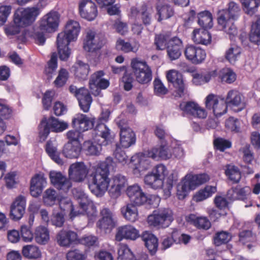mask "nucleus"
<instances>
[{"instance_id":"f257e3e1","label":"nucleus","mask_w":260,"mask_h":260,"mask_svg":"<svg viewBox=\"0 0 260 260\" xmlns=\"http://www.w3.org/2000/svg\"><path fill=\"white\" fill-rule=\"evenodd\" d=\"M94 173L90 175L92 177L91 182L88 184L91 192L97 197H102L107 190L109 186L108 193L111 198L117 199L119 198L122 190L127 185L126 177L117 174L109 180V169L106 162L99 164L94 167Z\"/></svg>"},{"instance_id":"f03ea898","label":"nucleus","mask_w":260,"mask_h":260,"mask_svg":"<svg viewBox=\"0 0 260 260\" xmlns=\"http://www.w3.org/2000/svg\"><path fill=\"white\" fill-rule=\"evenodd\" d=\"M41 10L38 7H27L18 9L14 15V24L5 27V31L8 36L18 34L21 28L31 25L41 13Z\"/></svg>"},{"instance_id":"7ed1b4c3","label":"nucleus","mask_w":260,"mask_h":260,"mask_svg":"<svg viewBox=\"0 0 260 260\" xmlns=\"http://www.w3.org/2000/svg\"><path fill=\"white\" fill-rule=\"evenodd\" d=\"M80 29L79 22L71 20L67 22L64 31L58 34L56 44L61 60H65L69 58L71 51L68 45L71 42L77 39Z\"/></svg>"},{"instance_id":"20e7f679","label":"nucleus","mask_w":260,"mask_h":260,"mask_svg":"<svg viewBox=\"0 0 260 260\" xmlns=\"http://www.w3.org/2000/svg\"><path fill=\"white\" fill-rule=\"evenodd\" d=\"M67 122L60 121L57 118L51 117L49 119L44 117L39 125V136L42 141H45L49 135L50 131L60 133L68 128Z\"/></svg>"},{"instance_id":"39448f33","label":"nucleus","mask_w":260,"mask_h":260,"mask_svg":"<svg viewBox=\"0 0 260 260\" xmlns=\"http://www.w3.org/2000/svg\"><path fill=\"white\" fill-rule=\"evenodd\" d=\"M173 220V212L168 208L158 209L147 218V221L150 225L158 228L168 227Z\"/></svg>"},{"instance_id":"423d86ee","label":"nucleus","mask_w":260,"mask_h":260,"mask_svg":"<svg viewBox=\"0 0 260 260\" xmlns=\"http://www.w3.org/2000/svg\"><path fill=\"white\" fill-rule=\"evenodd\" d=\"M136 80L141 84L150 82L152 78V71L146 62L138 58L133 59L131 61Z\"/></svg>"},{"instance_id":"0eeeda50","label":"nucleus","mask_w":260,"mask_h":260,"mask_svg":"<svg viewBox=\"0 0 260 260\" xmlns=\"http://www.w3.org/2000/svg\"><path fill=\"white\" fill-rule=\"evenodd\" d=\"M105 43V39L103 34L89 29L86 32L83 47L88 52H95L100 50Z\"/></svg>"},{"instance_id":"6e6552de","label":"nucleus","mask_w":260,"mask_h":260,"mask_svg":"<svg viewBox=\"0 0 260 260\" xmlns=\"http://www.w3.org/2000/svg\"><path fill=\"white\" fill-rule=\"evenodd\" d=\"M149 151L144 153H138L133 156L131 159V167L133 169V174L137 177L140 176L142 173L149 169L151 166L148 155Z\"/></svg>"},{"instance_id":"1a4fd4ad","label":"nucleus","mask_w":260,"mask_h":260,"mask_svg":"<svg viewBox=\"0 0 260 260\" xmlns=\"http://www.w3.org/2000/svg\"><path fill=\"white\" fill-rule=\"evenodd\" d=\"M144 182L146 185L154 189L160 188L162 186L165 198H168L170 196L173 184V179L169 178L164 184L163 181L161 179L151 173L145 176Z\"/></svg>"},{"instance_id":"9d476101","label":"nucleus","mask_w":260,"mask_h":260,"mask_svg":"<svg viewBox=\"0 0 260 260\" xmlns=\"http://www.w3.org/2000/svg\"><path fill=\"white\" fill-rule=\"evenodd\" d=\"M206 107L208 109L212 110L214 115L218 117L225 114L228 110L226 105L224 99H219V98L215 94H209L206 98Z\"/></svg>"},{"instance_id":"9b49d317","label":"nucleus","mask_w":260,"mask_h":260,"mask_svg":"<svg viewBox=\"0 0 260 260\" xmlns=\"http://www.w3.org/2000/svg\"><path fill=\"white\" fill-rule=\"evenodd\" d=\"M59 15L56 11H50L43 16L39 21V28L41 31L53 32L57 29Z\"/></svg>"},{"instance_id":"f8f14e48","label":"nucleus","mask_w":260,"mask_h":260,"mask_svg":"<svg viewBox=\"0 0 260 260\" xmlns=\"http://www.w3.org/2000/svg\"><path fill=\"white\" fill-rule=\"evenodd\" d=\"M69 91L77 98L81 109L84 112H87L92 101L88 90L84 87L78 88L71 85L69 87Z\"/></svg>"},{"instance_id":"ddd939ff","label":"nucleus","mask_w":260,"mask_h":260,"mask_svg":"<svg viewBox=\"0 0 260 260\" xmlns=\"http://www.w3.org/2000/svg\"><path fill=\"white\" fill-rule=\"evenodd\" d=\"M72 191L74 198L78 201L79 204L80 215L85 213L89 215L90 213L87 211V210L90 208L92 210V213L91 214L94 215L96 212L95 207L86 194L81 189L77 188L74 189Z\"/></svg>"},{"instance_id":"4468645a","label":"nucleus","mask_w":260,"mask_h":260,"mask_svg":"<svg viewBox=\"0 0 260 260\" xmlns=\"http://www.w3.org/2000/svg\"><path fill=\"white\" fill-rule=\"evenodd\" d=\"M49 178L51 184L58 190L67 192L72 186L69 178L60 172L51 171L49 173Z\"/></svg>"},{"instance_id":"2eb2a0df","label":"nucleus","mask_w":260,"mask_h":260,"mask_svg":"<svg viewBox=\"0 0 260 260\" xmlns=\"http://www.w3.org/2000/svg\"><path fill=\"white\" fill-rule=\"evenodd\" d=\"M88 173V169L83 162L72 164L69 169L70 179L76 182L84 181Z\"/></svg>"},{"instance_id":"dca6fc26","label":"nucleus","mask_w":260,"mask_h":260,"mask_svg":"<svg viewBox=\"0 0 260 260\" xmlns=\"http://www.w3.org/2000/svg\"><path fill=\"white\" fill-rule=\"evenodd\" d=\"M80 16L88 21L93 20L98 15L97 7L91 0H81L79 2Z\"/></svg>"},{"instance_id":"f3484780","label":"nucleus","mask_w":260,"mask_h":260,"mask_svg":"<svg viewBox=\"0 0 260 260\" xmlns=\"http://www.w3.org/2000/svg\"><path fill=\"white\" fill-rule=\"evenodd\" d=\"M57 244L64 247H70L72 245L75 244L79 241L77 233L73 231L62 230L56 235Z\"/></svg>"},{"instance_id":"a211bd4d","label":"nucleus","mask_w":260,"mask_h":260,"mask_svg":"<svg viewBox=\"0 0 260 260\" xmlns=\"http://www.w3.org/2000/svg\"><path fill=\"white\" fill-rule=\"evenodd\" d=\"M166 77L168 82L172 83L175 88V96H182L185 90L182 75L176 70H171L167 72Z\"/></svg>"},{"instance_id":"6ab92c4d","label":"nucleus","mask_w":260,"mask_h":260,"mask_svg":"<svg viewBox=\"0 0 260 260\" xmlns=\"http://www.w3.org/2000/svg\"><path fill=\"white\" fill-rule=\"evenodd\" d=\"M94 123V118L88 117L87 115L81 113L77 114L72 120L74 127L81 132H85L92 128Z\"/></svg>"},{"instance_id":"aec40b11","label":"nucleus","mask_w":260,"mask_h":260,"mask_svg":"<svg viewBox=\"0 0 260 260\" xmlns=\"http://www.w3.org/2000/svg\"><path fill=\"white\" fill-rule=\"evenodd\" d=\"M139 236L137 229L131 224H126L117 228L115 239L117 241H121L123 239L135 240Z\"/></svg>"},{"instance_id":"412c9836","label":"nucleus","mask_w":260,"mask_h":260,"mask_svg":"<svg viewBox=\"0 0 260 260\" xmlns=\"http://www.w3.org/2000/svg\"><path fill=\"white\" fill-rule=\"evenodd\" d=\"M184 54L188 60L196 64L202 63L206 56L205 50L193 45L187 46Z\"/></svg>"},{"instance_id":"4be33fe9","label":"nucleus","mask_w":260,"mask_h":260,"mask_svg":"<svg viewBox=\"0 0 260 260\" xmlns=\"http://www.w3.org/2000/svg\"><path fill=\"white\" fill-rule=\"evenodd\" d=\"M26 207L25 197L19 195L14 201L11 206L10 216L14 220H19L23 216Z\"/></svg>"},{"instance_id":"5701e85b","label":"nucleus","mask_w":260,"mask_h":260,"mask_svg":"<svg viewBox=\"0 0 260 260\" xmlns=\"http://www.w3.org/2000/svg\"><path fill=\"white\" fill-rule=\"evenodd\" d=\"M152 14V9L150 7H148L145 5H142L140 10H138L135 7H133L131 9V17L135 18H140L143 23L145 25L150 24Z\"/></svg>"},{"instance_id":"b1692460","label":"nucleus","mask_w":260,"mask_h":260,"mask_svg":"<svg viewBox=\"0 0 260 260\" xmlns=\"http://www.w3.org/2000/svg\"><path fill=\"white\" fill-rule=\"evenodd\" d=\"M180 109L187 114L199 118H205L207 113L206 110L193 102L183 103L180 105Z\"/></svg>"},{"instance_id":"393cba45","label":"nucleus","mask_w":260,"mask_h":260,"mask_svg":"<svg viewBox=\"0 0 260 260\" xmlns=\"http://www.w3.org/2000/svg\"><path fill=\"white\" fill-rule=\"evenodd\" d=\"M120 128V144L123 148H127L136 142V137L134 132L127 125H121L119 123Z\"/></svg>"},{"instance_id":"a878e982","label":"nucleus","mask_w":260,"mask_h":260,"mask_svg":"<svg viewBox=\"0 0 260 260\" xmlns=\"http://www.w3.org/2000/svg\"><path fill=\"white\" fill-rule=\"evenodd\" d=\"M46 184V179L43 174H36L30 181V192L31 196L34 197L40 196Z\"/></svg>"},{"instance_id":"bb28decb","label":"nucleus","mask_w":260,"mask_h":260,"mask_svg":"<svg viewBox=\"0 0 260 260\" xmlns=\"http://www.w3.org/2000/svg\"><path fill=\"white\" fill-rule=\"evenodd\" d=\"M240 6L234 2H231L228 4L226 10H222L218 11V18L224 17V19L237 20L241 14Z\"/></svg>"},{"instance_id":"cd10ccee","label":"nucleus","mask_w":260,"mask_h":260,"mask_svg":"<svg viewBox=\"0 0 260 260\" xmlns=\"http://www.w3.org/2000/svg\"><path fill=\"white\" fill-rule=\"evenodd\" d=\"M102 218L100 220L97 224L102 229H111L115 224L114 214L108 208H104L101 211Z\"/></svg>"},{"instance_id":"c85d7f7f","label":"nucleus","mask_w":260,"mask_h":260,"mask_svg":"<svg viewBox=\"0 0 260 260\" xmlns=\"http://www.w3.org/2000/svg\"><path fill=\"white\" fill-rule=\"evenodd\" d=\"M224 100L228 106L231 107L243 108L245 106L243 95L236 90L229 91Z\"/></svg>"},{"instance_id":"c756f323","label":"nucleus","mask_w":260,"mask_h":260,"mask_svg":"<svg viewBox=\"0 0 260 260\" xmlns=\"http://www.w3.org/2000/svg\"><path fill=\"white\" fill-rule=\"evenodd\" d=\"M167 47L168 55L171 60L178 59L181 55L182 42L177 37H173L168 42Z\"/></svg>"},{"instance_id":"7c9ffc66","label":"nucleus","mask_w":260,"mask_h":260,"mask_svg":"<svg viewBox=\"0 0 260 260\" xmlns=\"http://www.w3.org/2000/svg\"><path fill=\"white\" fill-rule=\"evenodd\" d=\"M81 149L80 142H68L64 145L62 154L66 157L69 158H77L80 155Z\"/></svg>"},{"instance_id":"2f4dec72","label":"nucleus","mask_w":260,"mask_h":260,"mask_svg":"<svg viewBox=\"0 0 260 260\" xmlns=\"http://www.w3.org/2000/svg\"><path fill=\"white\" fill-rule=\"evenodd\" d=\"M192 40L197 44L207 45L211 42V34L205 29H195L192 32Z\"/></svg>"},{"instance_id":"473e14b6","label":"nucleus","mask_w":260,"mask_h":260,"mask_svg":"<svg viewBox=\"0 0 260 260\" xmlns=\"http://www.w3.org/2000/svg\"><path fill=\"white\" fill-rule=\"evenodd\" d=\"M218 24L223 31L229 35L231 39L238 34V29L234 21L235 20L224 19V17L218 18Z\"/></svg>"},{"instance_id":"72a5a7b5","label":"nucleus","mask_w":260,"mask_h":260,"mask_svg":"<svg viewBox=\"0 0 260 260\" xmlns=\"http://www.w3.org/2000/svg\"><path fill=\"white\" fill-rule=\"evenodd\" d=\"M148 155L152 158H155L157 156L162 159H169L172 156V150L170 149L166 144H161L159 147L153 148L149 150Z\"/></svg>"},{"instance_id":"f704fd0d","label":"nucleus","mask_w":260,"mask_h":260,"mask_svg":"<svg viewBox=\"0 0 260 260\" xmlns=\"http://www.w3.org/2000/svg\"><path fill=\"white\" fill-rule=\"evenodd\" d=\"M57 144L56 140H49L46 145V151L48 155L56 163L61 165L63 162L59 157V153L57 151Z\"/></svg>"},{"instance_id":"c9c22d12","label":"nucleus","mask_w":260,"mask_h":260,"mask_svg":"<svg viewBox=\"0 0 260 260\" xmlns=\"http://www.w3.org/2000/svg\"><path fill=\"white\" fill-rule=\"evenodd\" d=\"M158 21L169 19L174 14L173 8L168 4H162L159 2L156 6Z\"/></svg>"},{"instance_id":"e433bc0d","label":"nucleus","mask_w":260,"mask_h":260,"mask_svg":"<svg viewBox=\"0 0 260 260\" xmlns=\"http://www.w3.org/2000/svg\"><path fill=\"white\" fill-rule=\"evenodd\" d=\"M121 212L124 218L132 222L138 219V211L137 208L133 204H127L122 207Z\"/></svg>"},{"instance_id":"4c0bfd02","label":"nucleus","mask_w":260,"mask_h":260,"mask_svg":"<svg viewBox=\"0 0 260 260\" xmlns=\"http://www.w3.org/2000/svg\"><path fill=\"white\" fill-rule=\"evenodd\" d=\"M142 239L145 242L146 247L152 254L157 250L158 241L156 237L152 233L145 231L142 235Z\"/></svg>"},{"instance_id":"58836bf2","label":"nucleus","mask_w":260,"mask_h":260,"mask_svg":"<svg viewBox=\"0 0 260 260\" xmlns=\"http://www.w3.org/2000/svg\"><path fill=\"white\" fill-rule=\"evenodd\" d=\"M188 175L181 180L177 187V196L179 199H183L190 190H193Z\"/></svg>"},{"instance_id":"ea45409f","label":"nucleus","mask_w":260,"mask_h":260,"mask_svg":"<svg viewBox=\"0 0 260 260\" xmlns=\"http://www.w3.org/2000/svg\"><path fill=\"white\" fill-rule=\"evenodd\" d=\"M140 44L138 42H135L133 44H131L121 39H118L116 43V48L117 50L125 53L129 52H136L138 50Z\"/></svg>"},{"instance_id":"a19ab883","label":"nucleus","mask_w":260,"mask_h":260,"mask_svg":"<svg viewBox=\"0 0 260 260\" xmlns=\"http://www.w3.org/2000/svg\"><path fill=\"white\" fill-rule=\"evenodd\" d=\"M34 237L38 243L45 244L49 240V232L47 228L40 225L35 229Z\"/></svg>"},{"instance_id":"79ce46f5","label":"nucleus","mask_w":260,"mask_h":260,"mask_svg":"<svg viewBox=\"0 0 260 260\" xmlns=\"http://www.w3.org/2000/svg\"><path fill=\"white\" fill-rule=\"evenodd\" d=\"M104 75L103 71H99L94 73L91 76L89 80V86L92 93L95 96L100 95L101 94V91L97 88V85L103 79L102 77Z\"/></svg>"},{"instance_id":"37998d69","label":"nucleus","mask_w":260,"mask_h":260,"mask_svg":"<svg viewBox=\"0 0 260 260\" xmlns=\"http://www.w3.org/2000/svg\"><path fill=\"white\" fill-rule=\"evenodd\" d=\"M216 190V186L207 185L194 196L193 200L196 202L203 201L211 197Z\"/></svg>"},{"instance_id":"c03bdc74","label":"nucleus","mask_w":260,"mask_h":260,"mask_svg":"<svg viewBox=\"0 0 260 260\" xmlns=\"http://www.w3.org/2000/svg\"><path fill=\"white\" fill-rule=\"evenodd\" d=\"M59 207L62 210H70V218L73 219L80 215L79 210L75 211L71 199L68 197H61L59 199Z\"/></svg>"},{"instance_id":"a18cd8bd","label":"nucleus","mask_w":260,"mask_h":260,"mask_svg":"<svg viewBox=\"0 0 260 260\" xmlns=\"http://www.w3.org/2000/svg\"><path fill=\"white\" fill-rule=\"evenodd\" d=\"M74 67L75 75L77 78L82 80L87 78L89 71V67L88 64L78 60L75 63Z\"/></svg>"},{"instance_id":"49530a36","label":"nucleus","mask_w":260,"mask_h":260,"mask_svg":"<svg viewBox=\"0 0 260 260\" xmlns=\"http://www.w3.org/2000/svg\"><path fill=\"white\" fill-rule=\"evenodd\" d=\"M198 24L204 29L211 28L213 26L212 16L209 11H203L198 15Z\"/></svg>"},{"instance_id":"de8ad7c7","label":"nucleus","mask_w":260,"mask_h":260,"mask_svg":"<svg viewBox=\"0 0 260 260\" xmlns=\"http://www.w3.org/2000/svg\"><path fill=\"white\" fill-rule=\"evenodd\" d=\"M188 221L199 229L207 230L211 226L209 220L204 217H197L194 214H190L188 217Z\"/></svg>"},{"instance_id":"09e8293b","label":"nucleus","mask_w":260,"mask_h":260,"mask_svg":"<svg viewBox=\"0 0 260 260\" xmlns=\"http://www.w3.org/2000/svg\"><path fill=\"white\" fill-rule=\"evenodd\" d=\"M240 2L245 13L249 15H253L259 6L258 0H244Z\"/></svg>"},{"instance_id":"8fccbe9b","label":"nucleus","mask_w":260,"mask_h":260,"mask_svg":"<svg viewBox=\"0 0 260 260\" xmlns=\"http://www.w3.org/2000/svg\"><path fill=\"white\" fill-rule=\"evenodd\" d=\"M84 148L86 154L89 155H98L102 151V146L100 144L90 141L84 143Z\"/></svg>"},{"instance_id":"3c124183","label":"nucleus","mask_w":260,"mask_h":260,"mask_svg":"<svg viewBox=\"0 0 260 260\" xmlns=\"http://www.w3.org/2000/svg\"><path fill=\"white\" fill-rule=\"evenodd\" d=\"M225 174L230 180L235 183L238 182L241 178L239 170L237 167L233 165L226 166Z\"/></svg>"},{"instance_id":"603ef678","label":"nucleus","mask_w":260,"mask_h":260,"mask_svg":"<svg viewBox=\"0 0 260 260\" xmlns=\"http://www.w3.org/2000/svg\"><path fill=\"white\" fill-rule=\"evenodd\" d=\"M249 40L256 44L260 43V18L251 26Z\"/></svg>"},{"instance_id":"864d4df0","label":"nucleus","mask_w":260,"mask_h":260,"mask_svg":"<svg viewBox=\"0 0 260 260\" xmlns=\"http://www.w3.org/2000/svg\"><path fill=\"white\" fill-rule=\"evenodd\" d=\"M56 199V191L52 188L47 189L43 195V202L47 206H51L54 205Z\"/></svg>"},{"instance_id":"5fc2aeb1","label":"nucleus","mask_w":260,"mask_h":260,"mask_svg":"<svg viewBox=\"0 0 260 260\" xmlns=\"http://www.w3.org/2000/svg\"><path fill=\"white\" fill-rule=\"evenodd\" d=\"M189 179L194 189L198 186L207 182L209 179V176L206 174H201L195 175H188Z\"/></svg>"},{"instance_id":"6e6d98bb","label":"nucleus","mask_w":260,"mask_h":260,"mask_svg":"<svg viewBox=\"0 0 260 260\" xmlns=\"http://www.w3.org/2000/svg\"><path fill=\"white\" fill-rule=\"evenodd\" d=\"M241 48L237 46H231L225 53V58L231 63H234L241 54Z\"/></svg>"},{"instance_id":"4d7b16f0","label":"nucleus","mask_w":260,"mask_h":260,"mask_svg":"<svg viewBox=\"0 0 260 260\" xmlns=\"http://www.w3.org/2000/svg\"><path fill=\"white\" fill-rule=\"evenodd\" d=\"M118 254L117 260H134L132 252L125 245H122L119 247Z\"/></svg>"},{"instance_id":"13d9d810","label":"nucleus","mask_w":260,"mask_h":260,"mask_svg":"<svg viewBox=\"0 0 260 260\" xmlns=\"http://www.w3.org/2000/svg\"><path fill=\"white\" fill-rule=\"evenodd\" d=\"M219 76L222 81L227 83H232L236 79V74L229 68L222 69L220 72Z\"/></svg>"},{"instance_id":"bf43d9fd","label":"nucleus","mask_w":260,"mask_h":260,"mask_svg":"<svg viewBox=\"0 0 260 260\" xmlns=\"http://www.w3.org/2000/svg\"><path fill=\"white\" fill-rule=\"evenodd\" d=\"M22 253L25 257L29 258H37L40 255L39 248L33 245L24 246L22 250Z\"/></svg>"},{"instance_id":"052dcab7","label":"nucleus","mask_w":260,"mask_h":260,"mask_svg":"<svg viewBox=\"0 0 260 260\" xmlns=\"http://www.w3.org/2000/svg\"><path fill=\"white\" fill-rule=\"evenodd\" d=\"M113 155L115 159L118 162L124 166L127 164L128 161V157L126 154L125 152L122 150L118 145L113 152Z\"/></svg>"},{"instance_id":"680f3d73","label":"nucleus","mask_w":260,"mask_h":260,"mask_svg":"<svg viewBox=\"0 0 260 260\" xmlns=\"http://www.w3.org/2000/svg\"><path fill=\"white\" fill-rule=\"evenodd\" d=\"M231 234L224 231H221L217 233L214 238V241L216 246H220L222 244L227 243L231 239Z\"/></svg>"},{"instance_id":"e2e57ef3","label":"nucleus","mask_w":260,"mask_h":260,"mask_svg":"<svg viewBox=\"0 0 260 260\" xmlns=\"http://www.w3.org/2000/svg\"><path fill=\"white\" fill-rule=\"evenodd\" d=\"M86 257L85 252L78 249L70 250L66 254L67 260H86Z\"/></svg>"},{"instance_id":"0e129e2a","label":"nucleus","mask_w":260,"mask_h":260,"mask_svg":"<svg viewBox=\"0 0 260 260\" xmlns=\"http://www.w3.org/2000/svg\"><path fill=\"white\" fill-rule=\"evenodd\" d=\"M69 78V72L64 69H61L56 79L54 81L55 86L57 87H61L66 83Z\"/></svg>"},{"instance_id":"69168bd1","label":"nucleus","mask_w":260,"mask_h":260,"mask_svg":"<svg viewBox=\"0 0 260 260\" xmlns=\"http://www.w3.org/2000/svg\"><path fill=\"white\" fill-rule=\"evenodd\" d=\"M225 126L232 132L238 133L240 131V121L237 118L230 117L225 121Z\"/></svg>"},{"instance_id":"338daca9","label":"nucleus","mask_w":260,"mask_h":260,"mask_svg":"<svg viewBox=\"0 0 260 260\" xmlns=\"http://www.w3.org/2000/svg\"><path fill=\"white\" fill-rule=\"evenodd\" d=\"M96 130L98 132L99 135L105 140H109L112 138L110 130L106 124L104 123L99 124L96 126Z\"/></svg>"},{"instance_id":"774afa93","label":"nucleus","mask_w":260,"mask_h":260,"mask_svg":"<svg viewBox=\"0 0 260 260\" xmlns=\"http://www.w3.org/2000/svg\"><path fill=\"white\" fill-rule=\"evenodd\" d=\"M64 214L59 212H54L52 214L51 222L52 225L56 227H61L64 222Z\"/></svg>"}]
</instances>
